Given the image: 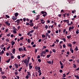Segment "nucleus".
Instances as JSON below:
<instances>
[{
    "label": "nucleus",
    "instance_id": "obj_25",
    "mask_svg": "<svg viewBox=\"0 0 79 79\" xmlns=\"http://www.w3.org/2000/svg\"><path fill=\"white\" fill-rule=\"evenodd\" d=\"M51 62H51V61H47V63H48V64H51Z\"/></svg>",
    "mask_w": 79,
    "mask_h": 79
},
{
    "label": "nucleus",
    "instance_id": "obj_41",
    "mask_svg": "<svg viewBox=\"0 0 79 79\" xmlns=\"http://www.w3.org/2000/svg\"><path fill=\"white\" fill-rule=\"evenodd\" d=\"M48 33H46V37H47L48 36Z\"/></svg>",
    "mask_w": 79,
    "mask_h": 79
},
{
    "label": "nucleus",
    "instance_id": "obj_32",
    "mask_svg": "<svg viewBox=\"0 0 79 79\" xmlns=\"http://www.w3.org/2000/svg\"><path fill=\"white\" fill-rule=\"evenodd\" d=\"M10 35H11V33L8 34L7 35L8 37H10Z\"/></svg>",
    "mask_w": 79,
    "mask_h": 79
},
{
    "label": "nucleus",
    "instance_id": "obj_46",
    "mask_svg": "<svg viewBox=\"0 0 79 79\" xmlns=\"http://www.w3.org/2000/svg\"><path fill=\"white\" fill-rule=\"evenodd\" d=\"M45 52H49V51H48V49H46Z\"/></svg>",
    "mask_w": 79,
    "mask_h": 79
},
{
    "label": "nucleus",
    "instance_id": "obj_15",
    "mask_svg": "<svg viewBox=\"0 0 79 79\" xmlns=\"http://www.w3.org/2000/svg\"><path fill=\"white\" fill-rule=\"evenodd\" d=\"M67 38H68V39H71V35H69L67 36Z\"/></svg>",
    "mask_w": 79,
    "mask_h": 79
},
{
    "label": "nucleus",
    "instance_id": "obj_23",
    "mask_svg": "<svg viewBox=\"0 0 79 79\" xmlns=\"http://www.w3.org/2000/svg\"><path fill=\"white\" fill-rule=\"evenodd\" d=\"M74 77H76L77 79H79V77L78 76L75 75Z\"/></svg>",
    "mask_w": 79,
    "mask_h": 79
},
{
    "label": "nucleus",
    "instance_id": "obj_61",
    "mask_svg": "<svg viewBox=\"0 0 79 79\" xmlns=\"http://www.w3.org/2000/svg\"><path fill=\"white\" fill-rule=\"evenodd\" d=\"M14 36V35H13V34H12L10 35L11 37H13Z\"/></svg>",
    "mask_w": 79,
    "mask_h": 79
},
{
    "label": "nucleus",
    "instance_id": "obj_56",
    "mask_svg": "<svg viewBox=\"0 0 79 79\" xmlns=\"http://www.w3.org/2000/svg\"><path fill=\"white\" fill-rule=\"evenodd\" d=\"M65 32H66V29H64L63 30V33H64H64H65Z\"/></svg>",
    "mask_w": 79,
    "mask_h": 79
},
{
    "label": "nucleus",
    "instance_id": "obj_3",
    "mask_svg": "<svg viewBox=\"0 0 79 79\" xmlns=\"http://www.w3.org/2000/svg\"><path fill=\"white\" fill-rule=\"evenodd\" d=\"M35 69L36 71H37L38 70H40V67L39 66H36L35 67Z\"/></svg>",
    "mask_w": 79,
    "mask_h": 79
},
{
    "label": "nucleus",
    "instance_id": "obj_29",
    "mask_svg": "<svg viewBox=\"0 0 79 79\" xmlns=\"http://www.w3.org/2000/svg\"><path fill=\"white\" fill-rule=\"evenodd\" d=\"M29 68L30 69H32V66L31 65L29 66Z\"/></svg>",
    "mask_w": 79,
    "mask_h": 79
},
{
    "label": "nucleus",
    "instance_id": "obj_18",
    "mask_svg": "<svg viewBox=\"0 0 79 79\" xmlns=\"http://www.w3.org/2000/svg\"><path fill=\"white\" fill-rule=\"evenodd\" d=\"M2 79H6V76H2Z\"/></svg>",
    "mask_w": 79,
    "mask_h": 79
},
{
    "label": "nucleus",
    "instance_id": "obj_24",
    "mask_svg": "<svg viewBox=\"0 0 79 79\" xmlns=\"http://www.w3.org/2000/svg\"><path fill=\"white\" fill-rule=\"evenodd\" d=\"M10 61V59H9L7 60L6 61V62L8 63Z\"/></svg>",
    "mask_w": 79,
    "mask_h": 79
},
{
    "label": "nucleus",
    "instance_id": "obj_9",
    "mask_svg": "<svg viewBox=\"0 0 79 79\" xmlns=\"http://www.w3.org/2000/svg\"><path fill=\"white\" fill-rule=\"evenodd\" d=\"M19 50L20 52H21V51H23L24 50H23V49L22 48H19Z\"/></svg>",
    "mask_w": 79,
    "mask_h": 79
},
{
    "label": "nucleus",
    "instance_id": "obj_7",
    "mask_svg": "<svg viewBox=\"0 0 79 79\" xmlns=\"http://www.w3.org/2000/svg\"><path fill=\"white\" fill-rule=\"evenodd\" d=\"M12 19H13V20H16V19H17V17L13 16L12 17Z\"/></svg>",
    "mask_w": 79,
    "mask_h": 79
},
{
    "label": "nucleus",
    "instance_id": "obj_47",
    "mask_svg": "<svg viewBox=\"0 0 79 79\" xmlns=\"http://www.w3.org/2000/svg\"><path fill=\"white\" fill-rule=\"evenodd\" d=\"M45 29H48V26L46 25L45 26Z\"/></svg>",
    "mask_w": 79,
    "mask_h": 79
},
{
    "label": "nucleus",
    "instance_id": "obj_31",
    "mask_svg": "<svg viewBox=\"0 0 79 79\" xmlns=\"http://www.w3.org/2000/svg\"><path fill=\"white\" fill-rule=\"evenodd\" d=\"M6 17V18H10V16H9V15H5Z\"/></svg>",
    "mask_w": 79,
    "mask_h": 79
},
{
    "label": "nucleus",
    "instance_id": "obj_51",
    "mask_svg": "<svg viewBox=\"0 0 79 79\" xmlns=\"http://www.w3.org/2000/svg\"><path fill=\"white\" fill-rule=\"evenodd\" d=\"M53 34H52V33H51V36H52V37H53Z\"/></svg>",
    "mask_w": 79,
    "mask_h": 79
},
{
    "label": "nucleus",
    "instance_id": "obj_52",
    "mask_svg": "<svg viewBox=\"0 0 79 79\" xmlns=\"http://www.w3.org/2000/svg\"><path fill=\"white\" fill-rule=\"evenodd\" d=\"M63 40H64V42H66V39L65 38H63Z\"/></svg>",
    "mask_w": 79,
    "mask_h": 79
},
{
    "label": "nucleus",
    "instance_id": "obj_55",
    "mask_svg": "<svg viewBox=\"0 0 79 79\" xmlns=\"http://www.w3.org/2000/svg\"><path fill=\"white\" fill-rule=\"evenodd\" d=\"M43 53L44 54H46V52L45 51H43Z\"/></svg>",
    "mask_w": 79,
    "mask_h": 79
},
{
    "label": "nucleus",
    "instance_id": "obj_8",
    "mask_svg": "<svg viewBox=\"0 0 79 79\" xmlns=\"http://www.w3.org/2000/svg\"><path fill=\"white\" fill-rule=\"evenodd\" d=\"M44 21V19H42L41 20V23L42 24H44L45 23V21H44V22H43V21Z\"/></svg>",
    "mask_w": 79,
    "mask_h": 79
},
{
    "label": "nucleus",
    "instance_id": "obj_43",
    "mask_svg": "<svg viewBox=\"0 0 79 79\" xmlns=\"http://www.w3.org/2000/svg\"><path fill=\"white\" fill-rule=\"evenodd\" d=\"M52 52H54V53H55L56 52V51L55 50V49H53L52 50Z\"/></svg>",
    "mask_w": 79,
    "mask_h": 79
},
{
    "label": "nucleus",
    "instance_id": "obj_48",
    "mask_svg": "<svg viewBox=\"0 0 79 79\" xmlns=\"http://www.w3.org/2000/svg\"><path fill=\"white\" fill-rule=\"evenodd\" d=\"M10 57L11 59H13V58H14V56H11Z\"/></svg>",
    "mask_w": 79,
    "mask_h": 79
},
{
    "label": "nucleus",
    "instance_id": "obj_28",
    "mask_svg": "<svg viewBox=\"0 0 79 79\" xmlns=\"http://www.w3.org/2000/svg\"><path fill=\"white\" fill-rule=\"evenodd\" d=\"M27 59H25V60H24V63H26V62H27Z\"/></svg>",
    "mask_w": 79,
    "mask_h": 79
},
{
    "label": "nucleus",
    "instance_id": "obj_2",
    "mask_svg": "<svg viewBox=\"0 0 79 79\" xmlns=\"http://www.w3.org/2000/svg\"><path fill=\"white\" fill-rule=\"evenodd\" d=\"M28 60H27L26 63V66L27 67L28 65L29 64V60H30V57H28Z\"/></svg>",
    "mask_w": 79,
    "mask_h": 79
},
{
    "label": "nucleus",
    "instance_id": "obj_20",
    "mask_svg": "<svg viewBox=\"0 0 79 79\" xmlns=\"http://www.w3.org/2000/svg\"><path fill=\"white\" fill-rule=\"evenodd\" d=\"M12 53L14 54H15V48L13 49Z\"/></svg>",
    "mask_w": 79,
    "mask_h": 79
},
{
    "label": "nucleus",
    "instance_id": "obj_54",
    "mask_svg": "<svg viewBox=\"0 0 79 79\" xmlns=\"http://www.w3.org/2000/svg\"><path fill=\"white\" fill-rule=\"evenodd\" d=\"M41 41H42V39H40L38 40L39 42H41Z\"/></svg>",
    "mask_w": 79,
    "mask_h": 79
},
{
    "label": "nucleus",
    "instance_id": "obj_17",
    "mask_svg": "<svg viewBox=\"0 0 79 79\" xmlns=\"http://www.w3.org/2000/svg\"><path fill=\"white\" fill-rule=\"evenodd\" d=\"M15 66V67H16V68H18V65L16 64H15L14 65Z\"/></svg>",
    "mask_w": 79,
    "mask_h": 79
},
{
    "label": "nucleus",
    "instance_id": "obj_13",
    "mask_svg": "<svg viewBox=\"0 0 79 79\" xmlns=\"http://www.w3.org/2000/svg\"><path fill=\"white\" fill-rule=\"evenodd\" d=\"M11 44L12 45H15V42H14L12 41L11 42Z\"/></svg>",
    "mask_w": 79,
    "mask_h": 79
},
{
    "label": "nucleus",
    "instance_id": "obj_30",
    "mask_svg": "<svg viewBox=\"0 0 79 79\" xmlns=\"http://www.w3.org/2000/svg\"><path fill=\"white\" fill-rule=\"evenodd\" d=\"M22 69H23V68H22V67L20 68L19 69V72L21 71V70H22Z\"/></svg>",
    "mask_w": 79,
    "mask_h": 79
},
{
    "label": "nucleus",
    "instance_id": "obj_26",
    "mask_svg": "<svg viewBox=\"0 0 79 79\" xmlns=\"http://www.w3.org/2000/svg\"><path fill=\"white\" fill-rule=\"evenodd\" d=\"M68 46H69V47H72V44H69L68 45Z\"/></svg>",
    "mask_w": 79,
    "mask_h": 79
},
{
    "label": "nucleus",
    "instance_id": "obj_37",
    "mask_svg": "<svg viewBox=\"0 0 79 79\" xmlns=\"http://www.w3.org/2000/svg\"><path fill=\"white\" fill-rule=\"evenodd\" d=\"M23 19L24 22H26V18H23Z\"/></svg>",
    "mask_w": 79,
    "mask_h": 79
},
{
    "label": "nucleus",
    "instance_id": "obj_27",
    "mask_svg": "<svg viewBox=\"0 0 79 79\" xmlns=\"http://www.w3.org/2000/svg\"><path fill=\"white\" fill-rule=\"evenodd\" d=\"M66 77V74H65V73H64V74H63V78H64V77Z\"/></svg>",
    "mask_w": 79,
    "mask_h": 79
},
{
    "label": "nucleus",
    "instance_id": "obj_50",
    "mask_svg": "<svg viewBox=\"0 0 79 79\" xmlns=\"http://www.w3.org/2000/svg\"><path fill=\"white\" fill-rule=\"evenodd\" d=\"M48 39H50V38L51 37L50 35H48Z\"/></svg>",
    "mask_w": 79,
    "mask_h": 79
},
{
    "label": "nucleus",
    "instance_id": "obj_21",
    "mask_svg": "<svg viewBox=\"0 0 79 79\" xmlns=\"http://www.w3.org/2000/svg\"><path fill=\"white\" fill-rule=\"evenodd\" d=\"M75 0H68V2H69V3H70V2H71L75 1Z\"/></svg>",
    "mask_w": 79,
    "mask_h": 79
},
{
    "label": "nucleus",
    "instance_id": "obj_62",
    "mask_svg": "<svg viewBox=\"0 0 79 79\" xmlns=\"http://www.w3.org/2000/svg\"><path fill=\"white\" fill-rule=\"evenodd\" d=\"M70 28H71V29H74V27L73 26L72 27H70Z\"/></svg>",
    "mask_w": 79,
    "mask_h": 79
},
{
    "label": "nucleus",
    "instance_id": "obj_40",
    "mask_svg": "<svg viewBox=\"0 0 79 79\" xmlns=\"http://www.w3.org/2000/svg\"><path fill=\"white\" fill-rule=\"evenodd\" d=\"M27 42L29 44L30 43V39H28L27 40Z\"/></svg>",
    "mask_w": 79,
    "mask_h": 79
},
{
    "label": "nucleus",
    "instance_id": "obj_38",
    "mask_svg": "<svg viewBox=\"0 0 79 79\" xmlns=\"http://www.w3.org/2000/svg\"><path fill=\"white\" fill-rule=\"evenodd\" d=\"M26 25H27V26H29V25H30V24L29 23H26Z\"/></svg>",
    "mask_w": 79,
    "mask_h": 79
},
{
    "label": "nucleus",
    "instance_id": "obj_33",
    "mask_svg": "<svg viewBox=\"0 0 79 79\" xmlns=\"http://www.w3.org/2000/svg\"><path fill=\"white\" fill-rule=\"evenodd\" d=\"M42 38H45V35H42Z\"/></svg>",
    "mask_w": 79,
    "mask_h": 79
},
{
    "label": "nucleus",
    "instance_id": "obj_1",
    "mask_svg": "<svg viewBox=\"0 0 79 79\" xmlns=\"http://www.w3.org/2000/svg\"><path fill=\"white\" fill-rule=\"evenodd\" d=\"M41 13L43 15V16L44 17H45V16L47 15V12L44 11H41Z\"/></svg>",
    "mask_w": 79,
    "mask_h": 79
},
{
    "label": "nucleus",
    "instance_id": "obj_11",
    "mask_svg": "<svg viewBox=\"0 0 79 79\" xmlns=\"http://www.w3.org/2000/svg\"><path fill=\"white\" fill-rule=\"evenodd\" d=\"M30 26L31 27H32V26H34V23H32L30 24Z\"/></svg>",
    "mask_w": 79,
    "mask_h": 79
},
{
    "label": "nucleus",
    "instance_id": "obj_45",
    "mask_svg": "<svg viewBox=\"0 0 79 79\" xmlns=\"http://www.w3.org/2000/svg\"><path fill=\"white\" fill-rule=\"evenodd\" d=\"M50 32H51V31L50 30H48L47 31V32H48V34H50Z\"/></svg>",
    "mask_w": 79,
    "mask_h": 79
},
{
    "label": "nucleus",
    "instance_id": "obj_58",
    "mask_svg": "<svg viewBox=\"0 0 79 79\" xmlns=\"http://www.w3.org/2000/svg\"><path fill=\"white\" fill-rule=\"evenodd\" d=\"M58 16L59 18H61V14H59L58 15Z\"/></svg>",
    "mask_w": 79,
    "mask_h": 79
},
{
    "label": "nucleus",
    "instance_id": "obj_42",
    "mask_svg": "<svg viewBox=\"0 0 79 79\" xmlns=\"http://www.w3.org/2000/svg\"><path fill=\"white\" fill-rule=\"evenodd\" d=\"M76 10H73L72 11V13H75V12H76Z\"/></svg>",
    "mask_w": 79,
    "mask_h": 79
},
{
    "label": "nucleus",
    "instance_id": "obj_36",
    "mask_svg": "<svg viewBox=\"0 0 79 79\" xmlns=\"http://www.w3.org/2000/svg\"><path fill=\"white\" fill-rule=\"evenodd\" d=\"M60 65H61V66L63 65V63H61V61H60Z\"/></svg>",
    "mask_w": 79,
    "mask_h": 79
},
{
    "label": "nucleus",
    "instance_id": "obj_44",
    "mask_svg": "<svg viewBox=\"0 0 79 79\" xmlns=\"http://www.w3.org/2000/svg\"><path fill=\"white\" fill-rule=\"evenodd\" d=\"M33 32H34V30H32L31 31H30V33H32Z\"/></svg>",
    "mask_w": 79,
    "mask_h": 79
},
{
    "label": "nucleus",
    "instance_id": "obj_19",
    "mask_svg": "<svg viewBox=\"0 0 79 79\" xmlns=\"http://www.w3.org/2000/svg\"><path fill=\"white\" fill-rule=\"evenodd\" d=\"M13 32L14 33H15V34H16V33H17V32H16V29H14L13 30Z\"/></svg>",
    "mask_w": 79,
    "mask_h": 79
},
{
    "label": "nucleus",
    "instance_id": "obj_49",
    "mask_svg": "<svg viewBox=\"0 0 79 79\" xmlns=\"http://www.w3.org/2000/svg\"><path fill=\"white\" fill-rule=\"evenodd\" d=\"M74 65V66H73V68H76V64H73Z\"/></svg>",
    "mask_w": 79,
    "mask_h": 79
},
{
    "label": "nucleus",
    "instance_id": "obj_57",
    "mask_svg": "<svg viewBox=\"0 0 79 79\" xmlns=\"http://www.w3.org/2000/svg\"><path fill=\"white\" fill-rule=\"evenodd\" d=\"M38 73H41V70H38Z\"/></svg>",
    "mask_w": 79,
    "mask_h": 79
},
{
    "label": "nucleus",
    "instance_id": "obj_14",
    "mask_svg": "<svg viewBox=\"0 0 79 79\" xmlns=\"http://www.w3.org/2000/svg\"><path fill=\"white\" fill-rule=\"evenodd\" d=\"M18 16V13L16 12L15 13V17H17Z\"/></svg>",
    "mask_w": 79,
    "mask_h": 79
},
{
    "label": "nucleus",
    "instance_id": "obj_60",
    "mask_svg": "<svg viewBox=\"0 0 79 79\" xmlns=\"http://www.w3.org/2000/svg\"><path fill=\"white\" fill-rule=\"evenodd\" d=\"M56 42H59V40H56Z\"/></svg>",
    "mask_w": 79,
    "mask_h": 79
},
{
    "label": "nucleus",
    "instance_id": "obj_63",
    "mask_svg": "<svg viewBox=\"0 0 79 79\" xmlns=\"http://www.w3.org/2000/svg\"><path fill=\"white\" fill-rule=\"evenodd\" d=\"M38 61L39 62H41V60H40V59H38Z\"/></svg>",
    "mask_w": 79,
    "mask_h": 79
},
{
    "label": "nucleus",
    "instance_id": "obj_64",
    "mask_svg": "<svg viewBox=\"0 0 79 79\" xmlns=\"http://www.w3.org/2000/svg\"><path fill=\"white\" fill-rule=\"evenodd\" d=\"M36 46V45L34 44L32 46L33 47H35V46Z\"/></svg>",
    "mask_w": 79,
    "mask_h": 79
},
{
    "label": "nucleus",
    "instance_id": "obj_16",
    "mask_svg": "<svg viewBox=\"0 0 79 79\" xmlns=\"http://www.w3.org/2000/svg\"><path fill=\"white\" fill-rule=\"evenodd\" d=\"M75 50L76 51H77V50H79V49H78V47L77 46H76V47L75 48Z\"/></svg>",
    "mask_w": 79,
    "mask_h": 79
},
{
    "label": "nucleus",
    "instance_id": "obj_12",
    "mask_svg": "<svg viewBox=\"0 0 79 79\" xmlns=\"http://www.w3.org/2000/svg\"><path fill=\"white\" fill-rule=\"evenodd\" d=\"M3 53H4V51H3V50H2V51L0 52V55H2Z\"/></svg>",
    "mask_w": 79,
    "mask_h": 79
},
{
    "label": "nucleus",
    "instance_id": "obj_10",
    "mask_svg": "<svg viewBox=\"0 0 79 79\" xmlns=\"http://www.w3.org/2000/svg\"><path fill=\"white\" fill-rule=\"evenodd\" d=\"M27 74H28L27 76H28L29 77H30V76H31V73H30V72H27Z\"/></svg>",
    "mask_w": 79,
    "mask_h": 79
},
{
    "label": "nucleus",
    "instance_id": "obj_53",
    "mask_svg": "<svg viewBox=\"0 0 79 79\" xmlns=\"http://www.w3.org/2000/svg\"><path fill=\"white\" fill-rule=\"evenodd\" d=\"M1 74H2V75H3V74H5V72H1Z\"/></svg>",
    "mask_w": 79,
    "mask_h": 79
},
{
    "label": "nucleus",
    "instance_id": "obj_39",
    "mask_svg": "<svg viewBox=\"0 0 79 79\" xmlns=\"http://www.w3.org/2000/svg\"><path fill=\"white\" fill-rule=\"evenodd\" d=\"M63 48H66V45L64 44H63Z\"/></svg>",
    "mask_w": 79,
    "mask_h": 79
},
{
    "label": "nucleus",
    "instance_id": "obj_34",
    "mask_svg": "<svg viewBox=\"0 0 79 79\" xmlns=\"http://www.w3.org/2000/svg\"><path fill=\"white\" fill-rule=\"evenodd\" d=\"M17 58H18V59H20V58H21V56H20L19 55L18 56Z\"/></svg>",
    "mask_w": 79,
    "mask_h": 79
},
{
    "label": "nucleus",
    "instance_id": "obj_22",
    "mask_svg": "<svg viewBox=\"0 0 79 79\" xmlns=\"http://www.w3.org/2000/svg\"><path fill=\"white\" fill-rule=\"evenodd\" d=\"M70 52L72 53H74V50H73V49H70Z\"/></svg>",
    "mask_w": 79,
    "mask_h": 79
},
{
    "label": "nucleus",
    "instance_id": "obj_6",
    "mask_svg": "<svg viewBox=\"0 0 79 79\" xmlns=\"http://www.w3.org/2000/svg\"><path fill=\"white\" fill-rule=\"evenodd\" d=\"M63 21L64 22H65V23H66L67 24H68L69 22V21L68 20H64Z\"/></svg>",
    "mask_w": 79,
    "mask_h": 79
},
{
    "label": "nucleus",
    "instance_id": "obj_4",
    "mask_svg": "<svg viewBox=\"0 0 79 79\" xmlns=\"http://www.w3.org/2000/svg\"><path fill=\"white\" fill-rule=\"evenodd\" d=\"M5 23L6 25L7 26H10V23H9V21H6L5 22Z\"/></svg>",
    "mask_w": 79,
    "mask_h": 79
},
{
    "label": "nucleus",
    "instance_id": "obj_35",
    "mask_svg": "<svg viewBox=\"0 0 79 79\" xmlns=\"http://www.w3.org/2000/svg\"><path fill=\"white\" fill-rule=\"evenodd\" d=\"M51 56V55H47V58H49V57H50V56Z\"/></svg>",
    "mask_w": 79,
    "mask_h": 79
},
{
    "label": "nucleus",
    "instance_id": "obj_59",
    "mask_svg": "<svg viewBox=\"0 0 79 79\" xmlns=\"http://www.w3.org/2000/svg\"><path fill=\"white\" fill-rule=\"evenodd\" d=\"M23 39H24V38L23 37H22L21 38H20V40H23Z\"/></svg>",
    "mask_w": 79,
    "mask_h": 79
},
{
    "label": "nucleus",
    "instance_id": "obj_5",
    "mask_svg": "<svg viewBox=\"0 0 79 79\" xmlns=\"http://www.w3.org/2000/svg\"><path fill=\"white\" fill-rule=\"evenodd\" d=\"M39 19H40V15H38L36 16L35 19L36 20H39Z\"/></svg>",
    "mask_w": 79,
    "mask_h": 79
}]
</instances>
